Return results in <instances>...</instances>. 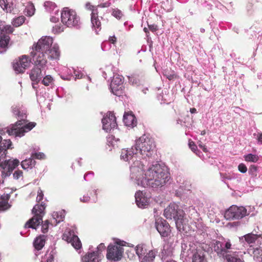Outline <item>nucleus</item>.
<instances>
[{"instance_id": "nucleus-30", "label": "nucleus", "mask_w": 262, "mask_h": 262, "mask_svg": "<svg viewBox=\"0 0 262 262\" xmlns=\"http://www.w3.org/2000/svg\"><path fill=\"white\" fill-rule=\"evenodd\" d=\"M55 251L53 250L51 251H47L41 262H53L55 258Z\"/></svg>"}, {"instance_id": "nucleus-31", "label": "nucleus", "mask_w": 262, "mask_h": 262, "mask_svg": "<svg viewBox=\"0 0 262 262\" xmlns=\"http://www.w3.org/2000/svg\"><path fill=\"white\" fill-rule=\"evenodd\" d=\"M10 37L6 34H1L0 35V47L5 48L8 46L10 41Z\"/></svg>"}, {"instance_id": "nucleus-33", "label": "nucleus", "mask_w": 262, "mask_h": 262, "mask_svg": "<svg viewBox=\"0 0 262 262\" xmlns=\"http://www.w3.org/2000/svg\"><path fill=\"white\" fill-rule=\"evenodd\" d=\"M1 34H11L14 31V28L10 25H0Z\"/></svg>"}, {"instance_id": "nucleus-3", "label": "nucleus", "mask_w": 262, "mask_h": 262, "mask_svg": "<svg viewBox=\"0 0 262 262\" xmlns=\"http://www.w3.org/2000/svg\"><path fill=\"white\" fill-rule=\"evenodd\" d=\"M184 212L179 208V206L174 203H170L164 212L165 217L168 220H174L177 229L179 231L187 232L186 223L187 221L184 218Z\"/></svg>"}, {"instance_id": "nucleus-46", "label": "nucleus", "mask_w": 262, "mask_h": 262, "mask_svg": "<svg viewBox=\"0 0 262 262\" xmlns=\"http://www.w3.org/2000/svg\"><path fill=\"white\" fill-rule=\"evenodd\" d=\"M63 31V27L61 24H57L53 27V32L55 34H58Z\"/></svg>"}, {"instance_id": "nucleus-25", "label": "nucleus", "mask_w": 262, "mask_h": 262, "mask_svg": "<svg viewBox=\"0 0 262 262\" xmlns=\"http://www.w3.org/2000/svg\"><path fill=\"white\" fill-rule=\"evenodd\" d=\"M48 52V58L51 60H58L59 58L60 52L58 45H54L52 48H50Z\"/></svg>"}, {"instance_id": "nucleus-34", "label": "nucleus", "mask_w": 262, "mask_h": 262, "mask_svg": "<svg viewBox=\"0 0 262 262\" xmlns=\"http://www.w3.org/2000/svg\"><path fill=\"white\" fill-rule=\"evenodd\" d=\"M25 20L26 17L24 16H20L14 18L12 21V24L15 27H18L25 23Z\"/></svg>"}, {"instance_id": "nucleus-48", "label": "nucleus", "mask_w": 262, "mask_h": 262, "mask_svg": "<svg viewBox=\"0 0 262 262\" xmlns=\"http://www.w3.org/2000/svg\"><path fill=\"white\" fill-rule=\"evenodd\" d=\"M42 223L41 231L43 233H46L48 231L49 222L48 220H46Z\"/></svg>"}, {"instance_id": "nucleus-63", "label": "nucleus", "mask_w": 262, "mask_h": 262, "mask_svg": "<svg viewBox=\"0 0 262 262\" xmlns=\"http://www.w3.org/2000/svg\"><path fill=\"white\" fill-rule=\"evenodd\" d=\"M176 77V76L174 75H170L168 76H167V78L169 80H171Z\"/></svg>"}, {"instance_id": "nucleus-38", "label": "nucleus", "mask_w": 262, "mask_h": 262, "mask_svg": "<svg viewBox=\"0 0 262 262\" xmlns=\"http://www.w3.org/2000/svg\"><path fill=\"white\" fill-rule=\"evenodd\" d=\"M3 3H1L0 4V6H1V8L4 10H5L7 13H8V12L11 13L13 10V5L12 4L9 5L7 1H6V2H5V0H3Z\"/></svg>"}, {"instance_id": "nucleus-21", "label": "nucleus", "mask_w": 262, "mask_h": 262, "mask_svg": "<svg viewBox=\"0 0 262 262\" xmlns=\"http://www.w3.org/2000/svg\"><path fill=\"white\" fill-rule=\"evenodd\" d=\"M41 68L34 67L30 71L29 77L31 80L38 83L42 78Z\"/></svg>"}, {"instance_id": "nucleus-6", "label": "nucleus", "mask_w": 262, "mask_h": 262, "mask_svg": "<svg viewBox=\"0 0 262 262\" xmlns=\"http://www.w3.org/2000/svg\"><path fill=\"white\" fill-rule=\"evenodd\" d=\"M136 148L142 156L149 157L151 155V151L155 147V142L152 138L144 135L137 140Z\"/></svg>"}, {"instance_id": "nucleus-17", "label": "nucleus", "mask_w": 262, "mask_h": 262, "mask_svg": "<svg viewBox=\"0 0 262 262\" xmlns=\"http://www.w3.org/2000/svg\"><path fill=\"white\" fill-rule=\"evenodd\" d=\"M86 7L88 9L92 11L91 22L93 27L97 29L100 28L101 24L98 17V10L97 8H95V7L88 4L86 5Z\"/></svg>"}, {"instance_id": "nucleus-55", "label": "nucleus", "mask_w": 262, "mask_h": 262, "mask_svg": "<svg viewBox=\"0 0 262 262\" xmlns=\"http://www.w3.org/2000/svg\"><path fill=\"white\" fill-rule=\"evenodd\" d=\"M111 3L108 2L101 3L100 4H99L97 6V8H98V7H101V8L109 7L111 6Z\"/></svg>"}, {"instance_id": "nucleus-37", "label": "nucleus", "mask_w": 262, "mask_h": 262, "mask_svg": "<svg viewBox=\"0 0 262 262\" xmlns=\"http://www.w3.org/2000/svg\"><path fill=\"white\" fill-rule=\"evenodd\" d=\"M258 237V235L253 233H249L244 236L245 240L249 244L254 243Z\"/></svg>"}, {"instance_id": "nucleus-14", "label": "nucleus", "mask_w": 262, "mask_h": 262, "mask_svg": "<svg viewBox=\"0 0 262 262\" xmlns=\"http://www.w3.org/2000/svg\"><path fill=\"white\" fill-rule=\"evenodd\" d=\"M212 246L213 250L217 253V255L220 257L222 256L224 257L228 253V250L231 248V244L230 242L224 243L219 241H215L213 243Z\"/></svg>"}, {"instance_id": "nucleus-4", "label": "nucleus", "mask_w": 262, "mask_h": 262, "mask_svg": "<svg viewBox=\"0 0 262 262\" xmlns=\"http://www.w3.org/2000/svg\"><path fill=\"white\" fill-rule=\"evenodd\" d=\"M46 205L44 202L40 204H36L32 209L33 216L25 224L24 228L36 229L42 223V218L46 213Z\"/></svg>"}, {"instance_id": "nucleus-42", "label": "nucleus", "mask_w": 262, "mask_h": 262, "mask_svg": "<svg viewBox=\"0 0 262 262\" xmlns=\"http://www.w3.org/2000/svg\"><path fill=\"white\" fill-rule=\"evenodd\" d=\"M54 79L51 75L46 76L42 79L41 83L45 86H49L53 82Z\"/></svg>"}, {"instance_id": "nucleus-41", "label": "nucleus", "mask_w": 262, "mask_h": 262, "mask_svg": "<svg viewBox=\"0 0 262 262\" xmlns=\"http://www.w3.org/2000/svg\"><path fill=\"white\" fill-rule=\"evenodd\" d=\"M35 7L34 5L31 3L29 4L25 8V12L28 16H32L35 12Z\"/></svg>"}, {"instance_id": "nucleus-22", "label": "nucleus", "mask_w": 262, "mask_h": 262, "mask_svg": "<svg viewBox=\"0 0 262 262\" xmlns=\"http://www.w3.org/2000/svg\"><path fill=\"white\" fill-rule=\"evenodd\" d=\"M123 122L126 126L132 127L136 126L137 123L136 118L132 112L124 113Z\"/></svg>"}, {"instance_id": "nucleus-20", "label": "nucleus", "mask_w": 262, "mask_h": 262, "mask_svg": "<svg viewBox=\"0 0 262 262\" xmlns=\"http://www.w3.org/2000/svg\"><path fill=\"white\" fill-rule=\"evenodd\" d=\"M138 152L139 151L137 148H136V145H135L134 146H132L130 148H127V149H122L120 157L125 161H128L132 159L133 156Z\"/></svg>"}, {"instance_id": "nucleus-18", "label": "nucleus", "mask_w": 262, "mask_h": 262, "mask_svg": "<svg viewBox=\"0 0 262 262\" xmlns=\"http://www.w3.org/2000/svg\"><path fill=\"white\" fill-rule=\"evenodd\" d=\"M0 162L2 159L5 158L7 154V150L12 149L11 147L12 143L10 139L2 140V137L0 136Z\"/></svg>"}, {"instance_id": "nucleus-9", "label": "nucleus", "mask_w": 262, "mask_h": 262, "mask_svg": "<svg viewBox=\"0 0 262 262\" xmlns=\"http://www.w3.org/2000/svg\"><path fill=\"white\" fill-rule=\"evenodd\" d=\"M123 252L122 246L118 243L110 244L107 249L106 258L112 261H119L122 257Z\"/></svg>"}, {"instance_id": "nucleus-52", "label": "nucleus", "mask_w": 262, "mask_h": 262, "mask_svg": "<svg viewBox=\"0 0 262 262\" xmlns=\"http://www.w3.org/2000/svg\"><path fill=\"white\" fill-rule=\"evenodd\" d=\"M43 198V194L42 191H38V194L36 197V201L38 203L37 204H40L42 202V200Z\"/></svg>"}, {"instance_id": "nucleus-15", "label": "nucleus", "mask_w": 262, "mask_h": 262, "mask_svg": "<svg viewBox=\"0 0 262 262\" xmlns=\"http://www.w3.org/2000/svg\"><path fill=\"white\" fill-rule=\"evenodd\" d=\"M155 226L162 236L167 237L169 235L170 232V226L165 220L162 219H157L155 222Z\"/></svg>"}, {"instance_id": "nucleus-51", "label": "nucleus", "mask_w": 262, "mask_h": 262, "mask_svg": "<svg viewBox=\"0 0 262 262\" xmlns=\"http://www.w3.org/2000/svg\"><path fill=\"white\" fill-rule=\"evenodd\" d=\"M45 6L46 8H49V10H54L56 7V5L54 3L51 2H46L45 3Z\"/></svg>"}, {"instance_id": "nucleus-57", "label": "nucleus", "mask_w": 262, "mask_h": 262, "mask_svg": "<svg viewBox=\"0 0 262 262\" xmlns=\"http://www.w3.org/2000/svg\"><path fill=\"white\" fill-rule=\"evenodd\" d=\"M7 177H3L2 175V169L0 167V184L4 183L5 179Z\"/></svg>"}, {"instance_id": "nucleus-19", "label": "nucleus", "mask_w": 262, "mask_h": 262, "mask_svg": "<svg viewBox=\"0 0 262 262\" xmlns=\"http://www.w3.org/2000/svg\"><path fill=\"white\" fill-rule=\"evenodd\" d=\"M12 193V191L11 190L9 193H4L0 195V211H6L11 207L8 201Z\"/></svg>"}, {"instance_id": "nucleus-62", "label": "nucleus", "mask_w": 262, "mask_h": 262, "mask_svg": "<svg viewBox=\"0 0 262 262\" xmlns=\"http://www.w3.org/2000/svg\"><path fill=\"white\" fill-rule=\"evenodd\" d=\"M109 41H110L111 43H113V44L115 43H116V37H115V36H111V37H110L109 38Z\"/></svg>"}, {"instance_id": "nucleus-29", "label": "nucleus", "mask_w": 262, "mask_h": 262, "mask_svg": "<svg viewBox=\"0 0 262 262\" xmlns=\"http://www.w3.org/2000/svg\"><path fill=\"white\" fill-rule=\"evenodd\" d=\"M36 162L33 160L32 157L23 160L21 163V165L24 169H27L28 168H32L35 166Z\"/></svg>"}, {"instance_id": "nucleus-10", "label": "nucleus", "mask_w": 262, "mask_h": 262, "mask_svg": "<svg viewBox=\"0 0 262 262\" xmlns=\"http://www.w3.org/2000/svg\"><path fill=\"white\" fill-rule=\"evenodd\" d=\"M31 59L26 55H21L14 60L13 69L17 74H23L28 68L31 63Z\"/></svg>"}, {"instance_id": "nucleus-2", "label": "nucleus", "mask_w": 262, "mask_h": 262, "mask_svg": "<svg viewBox=\"0 0 262 262\" xmlns=\"http://www.w3.org/2000/svg\"><path fill=\"white\" fill-rule=\"evenodd\" d=\"M53 40L52 37L45 36L41 37L36 43H34L32 47L30 55L36 66L43 68L47 63L46 54L47 50L53 44Z\"/></svg>"}, {"instance_id": "nucleus-28", "label": "nucleus", "mask_w": 262, "mask_h": 262, "mask_svg": "<svg viewBox=\"0 0 262 262\" xmlns=\"http://www.w3.org/2000/svg\"><path fill=\"white\" fill-rule=\"evenodd\" d=\"M45 238L46 237L45 235H40L35 238L33 243V245L35 249L40 250L43 247L46 242Z\"/></svg>"}, {"instance_id": "nucleus-27", "label": "nucleus", "mask_w": 262, "mask_h": 262, "mask_svg": "<svg viewBox=\"0 0 262 262\" xmlns=\"http://www.w3.org/2000/svg\"><path fill=\"white\" fill-rule=\"evenodd\" d=\"M204 253V251L201 249H196L195 252L193 255L192 262H207Z\"/></svg>"}, {"instance_id": "nucleus-43", "label": "nucleus", "mask_w": 262, "mask_h": 262, "mask_svg": "<svg viewBox=\"0 0 262 262\" xmlns=\"http://www.w3.org/2000/svg\"><path fill=\"white\" fill-rule=\"evenodd\" d=\"M112 14L118 19H121L123 15L122 11L118 8L113 9Z\"/></svg>"}, {"instance_id": "nucleus-8", "label": "nucleus", "mask_w": 262, "mask_h": 262, "mask_svg": "<svg viewBox=\"0 0 262 262\" xmlns=\"http://www.w3.org/2000/svg\"><path fill=\"white\" fill-rule=\"evenodd\" d=\"M249 214L245 207L232 205L225 211L224 216L227 220H240Z\"/></svg>"}, {"instance_id": "nucleus-26", "label": "nucleus", "mask_w": 262, "mask_h": 262, "mask_svg": "<svg viewBox=\"0 0 262 262\" xmlns=\"http://www.w3.org/2000/svg\"><path fill=\"white\" fill-rule=\"evenodd\" d=\"M223 258L226 262H245L243 258L239 257L236 252L229 253L228 251Z\"/></svg>"}, {"instance_id": "nucleus-12", "label": "nucleus", "mask_w": 262, "mask_h": 262, "mask_svg": "<svg viewBox=\"0 0 262 262\" xmlns=\"http://www.w3.org/2000/svg\"><path fill=\"white\" fill-rule=\"evenodd\" d=\"M19 161L17 159L13 160H6L4 162H0V167L2 169V175L3 177H9L14 169L18 165Z\"/></svg>"}, {"instance_id": "nucleus-45", "label": "nucleus", "mask_w": 262, "mask_h": 262, "mask_svg": "<svg viewBox=\"0 0 262 262\" xmlns=\"http://www.w3.org/2000/svg\"><path fill=\"white\" fill-rule=\"evenodd\" d=\"M258 167L257 166L252 165L249 168V173L251 176L252 177L254 178L257 176V171Z\"/></svg>"}, {"instance_id": "nucleus-16", "label": "nucleus", "mask_w": 262, "mask_h": 262, "mask_svg": "<svg viewBox=\"0 0 262 262\" xmlns=\"http://www.w3.org/2000/svg\"><path fill=\"white\" fill-rule=\"evenodd\" d=\"M123 83V78L120 75H116L114 76L113 79L111 83V88L112 93L116 95L119 96L121 91L122 84Z\"/></svg>"}, {"instance_id": "nucleus-40", "label": "nucleus", "mask_w": 262, "mask_h": 262, "mask_svg": "<svg viewBox=\"0 0 262 262\" xmlns=\"http://www.w3.org/2000/svg\"><path fill=\"white\" fill-rule=\"evenodd\" d=\"M245 161L248 162H256L258 160V157L257 155L251 154H248L244 156Z\"/></svg>"}, {"instance_id": "nucleus-11", "label": "nucleus", "mask_w": 262, "mask_h": 262, "mask_svg": "<svg viewBox=\"0 0 262 262\" xmlns=\"http://www.w3.org/2000/svg\"><path fill=\"white\" fill-rule=\"evenodd\" d=\"M62 239L71 243L76 249H80L82 247L81 243L79 237L75 234L74 231L70 229H67L62 235Z\"/></svg>"}, {"instance_id": "nucleus-36", "label": "nucleus", "mask_w": 262, "mask_h": 262, "mask_svg": "<svg viewBox=\"0 0 262 262\" xmlns=\"http://www.w3.org/2000/svg\"><path fill=\"white\" fill-rule=\"evenodd\" d=\"M156 252L151 250L145 256L141 262H154Z\"/></svg>"}, {"instance_id": "nucleus-5", "label": "nucleus", "mask_w": 262, "mask_h": 262, "mask_svg": "<svg viewBox=\"0 0 262 262\" xmlns=\"http://www.w3.org/2000/svg\"><path fill=\"white\" fill-rule=\"evenodd\" d=\"M20 119L8 129L7 133L9 135L21 137L25 135L26 133L30 131L36 125L35 122H33L26 124L27 121L24 118Z\"/></svg>"}, {"instance_id": "nucleus-1", "label": "nucleus", "mask_w": 262, "mask_h": 262, "mask_svg": "<svg viewBox=\"0 0 262 262\" xmlns=\"http://www.w3.org/2000/svg\"><path fill=\"white\" fill-rule=\"evenodd\" d=\"M131 178L138 185L143 187H161L170 179V173L167 169L159 164L153 165L144 172L143 166H132L130 168Z\"/></svg>"}, {"instance_id": "nucleus-47", "label": "nucleus", "mask_w": 262, "mask_h": 262, "mask_svg": "<svg viewBox=\"0 0 262 262\" xmlns=\"http://www.w3.org/2000/svg\"><path fill=\"white\" fill-rule=\"evenodd\" d=\"M188 145L189 148L191 149V150L198 155L197 152H199V150L198 149L197 146L195 144V143L192 141L191 140H189Z\"/></svg>"}, {"instance_id": "nucleus-59", "label": "nucleus", "mask_w": 262, "mask_h": 262, "mask_svg": "<svg viewBox=\"0 0 262 262\" xmlns=\"http://www.w3.org/2000/svg\"><path fill=\"white\" fill-rule=\"evenodd\" d=\"M90 197L88 195H83L82 198H80L81 201L83 202H88L90 200Z\"/></svg>"}, {"instance_id": "nucleus-50", "label": "nucleus", "mask_w": 262, "mask_h": 262, "mask_svg": "<svg viewBox=\"0 0 262 262\" xmlns=\"http://www.w3.org/2000/svg\"><path fill=\"white\" fill-rule=\"evenodd\" d=\"M23 176V172L20 170H17L13 173V177L16 180H18L19 178H22Z\"/></svg>"}, {"instance_id": "nucleus-24", "label": "nucleus", "mask_w": 262, "mask_h": 262, "mask_svg": "<svg viewBox=\"0 0 262 262\" xmlns=\"http://www.w3.org/2000/svg\"><path fill=\"white\" fill-rule=\"evenodd\" d=\"M136 202L139 207H144L148 204V199L142 191H139L135 194Z\"/></svg>"}, {"instance_id": "nucleus-54", "label": "nucleus", "mask_w": 262, "mask_h": 262, "mask_svg": "<svg viewBox=\"0 0 262 262\" xmlns=\"http://www.w3.org/2000/svg\"><path fill=\"white\" fill-rule=\"evenodd\" d=\"M105 248V245L103 243H101L97 247V250L96 251L99 252L100 253V258H101V252L103 250H104Z\"/></svg>"}, {"instance_id": "nucleus-35", "label": "nucleus", "mask_w": 262, "mask_h": 262, "mask_svg": "<svg viewBox=\"0 0 262 262\" xmlns=\"http://www.w3.org/2000/svg\"><path fill=\"white\" fill-rule=\"evenodd\" d=\"M12 112L18 118H24L26 117V113L23 111H21L20 107L18 106H12Z\"/></svg>"}, {"instance_id": "nucleus-64", "label": "nucleus", "mask_w": 262, "mask_h": 262, "mask_svg": "<svg viewBox=\"0 0 262 262\" xmlns=\"http://www.w3.org/2000/svg\"><path fill=\"white\" fill-rule=\"evenodd\" d=\"M190 112L191 114H194V113H195L196 112V110L193 107V108H191L190 109Z\"/></svg>"}, {"instance_id": "nucleus-32", "label": "nucleus", "mask_w": 262, "mask_h": 262, "mask_svg": "<svg viewBox=\"0 0 262 262\" xmlns=\"http://www.w3.org/2000/svg\"><path fill=\"white\" fill-rule=\"evenodd\" d=\"M52 217L54 220L53 223L56 225L63 220L64 215L61 212H54L52 214Z\"/></svg>"}, {"instance_id": "nucleus-13", "label": "nucleus", "mask_w": 262, "mask_h": 262, "mask_svg": "<svg viewBox=\"0 0 262 262\" xmlns=\"http://www.w3.org/2000/svg\"><path fill=\"white\" fill-rule=\"evenodd\" d=\"M103 129L106 132L117 126L116 118L112 112H108L102 119Z\"/></svg>"}, {"instance_id": "nucleus-60", "label": "nucleus", "mask_w": 262, "mask_h": 262, "mask_svg": "<svg viewBox=\"0 0 262 262\" xmlns=\"http://www.w3.org/2000/svg\"><path fill=\"white\" fill-rule=\"evenodd\" d=\"M257 139L258 142L262 144V133H258L257 134Z\"/></svg>"}, {"instance_id": "nucleus-49", "label": "nucleus", "mask_w": 262, "mask_h": 262, "mask_svg": "<svg viewBox=\"0 0 262 262\" xmlns=\"http://www.w3.org/2000/svg\"><path fill=\"white\" fill-rule=\"evenodd\" d=\"M135 250H136V252L137 254L139 256H140L141 255H142L144 254V251L143 246L141 245H139L137 246H136Z\"/></svg>"}, {"instance_id": "nucleus-7", "label": "nucleus", "mask_w": 262, "mask_h": 262, "mask_svg": "<svg viewBox=\"0 0 262 262\" xmlns=\"http://www.w3.org/2000/svg\"><path fill=\"white\" fill-rule=\"evenodd\" d=\"M61 20L64 25L71 28L78 26L80 18L75 11L64 8L61 13Z\"/></svg>"}, {"instance_id": "nucleus-53", "label": "nucleus", "mask_w": 262, "mask_h": 262, "mask_svg": "<svg viewBox=\"0 0 262 262\" xmlns=\"http://www.w3.org/2000/svg\"><path fill=\"white\" fill-rule=\"evenodd\" d=\"M238 169L242 173H245L247 171L246 165L243 163H241L238 165Z\"/></svg>"}, {"instance_id": "nucleus-58", "label": "nucleus", "mask_w": 262, "mask_h": 262, "mask_svg": "<svg viewBox=\"0 0 262 262\" xmlns=\"http://www.w3.org/2000/svg\"><path fill=\"white\" fill-rule=\"evenodd\" d=\"M199 146L202 148L203 151L205 152H207L208 151V150L207 149L206 146L205 145H203L201 142H200V143L199 144Z\"/></svg>"}, {"instance_id": "nucleus-56", "label": "nucleus", "mask_w": 262, "mask_h": 262, "mask_svg": "<svg viewBox=\"0 0 262 262\" xmlns=\"http://www.w3.org/2000/svg\"><path fill=\"white\" fill-rule=\"evenodd\" d=\"M148 28L149 29L153 32L156 31L158 29L157 25L155 24L148 25Z\"/></svg>"}, {"instance_id": "nucleus-61", "label": "nucleus", "mask_w": 262, "mask_h": 262, "mask_svg": "<svg viewBox=\"0 0 262 262\" xmlns=\"http://www.w3.org/2000/svg\"><path fill=\"white\" fill-rule=\"evenodd\" d=\"M181 248H182V250L183 252H185L188 249V247H187V245L184 243H181Z\"/></svg>"}, {"instance_id": "nucleus-23", "label": "nucleus", "mask_w": 262, "mask_h": 262, "mask_svg": "<svg viewBox=\"0 0 262 262\" xmlns=\"http://www.w3.org/2000/svg\"><path fill=\"white\" fill-rule=\"evenodd\" d=\"M100 260V253L98 251L88 253L81 259L82 262H99Z\"/></svg>"}, {"instance_id": "nucleus-39", "label": "nucleus", "mask_w": 262, "mask_h": 262, "mask_svg": "<svg viewBox=\"0 0 262 262\" xmlns=\"http://www.w3.org/2000/svg\"><path fill=\"white\" fill-rule=\"evenodd\" d=\"M254 259L258 262L262 261V249H255L253 251Z\"/></svg>"}, {"instance_id": "nucleus-44", "label": "nucleus", "mask_w": 262, "mask_h": 262, "mask_svg": "<svg viewBox=\"0 0 262 262\" xmlns=\"http://www.w3.org/2000/svg\"><path fill=\"white\" fill-rule=\"evenodd\" d=\"M31 157L33 160H34V159L42 160L45 159L46 156L43 153L39 152L32 153Z\"/></svg>"}]
</instances>
